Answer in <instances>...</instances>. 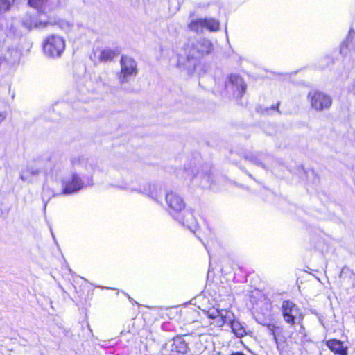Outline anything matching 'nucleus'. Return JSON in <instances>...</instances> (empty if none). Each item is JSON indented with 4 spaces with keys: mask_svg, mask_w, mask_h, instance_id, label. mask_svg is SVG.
Listing matches in <instances>:
<instances>
[{
    "mask_svg": "<svg viewBox=\"0 0 355 355\" xmlns=\"http://www.w3.org/2000/svg\"><path fill=\"white\" fill-rule=\"evenodd\" d=\"M213 49V44L206 38L189 40L178 53V65L184 67L188 73H192L198 61L211 53Z\"/></svg>",
    "mask_w": 355,
    "mask_h": 355,
    "instance_id": "1",
    "label": "nucleus"
},
{
    "mask_svg": "<svg viewBox=\"0 0 355 355\" xmlns=\"http://www.w3.org/2000/svg\"><path fill=\"white\" fill-rule=\"evenodd\" d=\"M65 49V41L63 37L51 35L47 37L43 43L44 54L49 58H59Z\"/></svg>",
    "mask_w": 355,
    "mask_h": 355,
    "instance_id": "2",
    "label": "nucleus"
},
{
    "mask_svg": "<svg viewBox=\"0 0 355 355\" xmlns=\"http://www.w3.org/2000/svg\"><path fill=\"white\" fill-rule=\"evenodd\" d=\"M121 70L118 74V80L121 85L127 83L132 78H135L137 73V64L136 61L127 55H122L120 60Z\"/></svg>",
    "mask_w": 355,
    "mask_h": 355,
    "instance_id": "3",
    "label": "nucleus"
},
{
    "mask_svg": "<svg viewBox=\"0 0 355 355\" xmlns=\"http://www.w3.org/2000/svg\"><path fill=\"white\" fill-rule=\"evenodd\" d=\"M311 105L316 111L328 110L332 104L330 96L320 91H312L308 94Z\"/></svg>",
    "mask_w": 355,
    "mask_h": 355,
    "instance_id": "4",
    "label": "nucleus"
},
{
    "mask_svg": "<svg viewBox=\"0 0 355 355\" xmlns=\"http://www.w3.org/2000/svg\"><path fill=\"white\" fill-rule=\"evenodd\" d=\"M84 186L83 180L76 173H72L71 177L67 178L63 182V193L64 194H71L78 192Z\"/></svg>",
    "mask_w": 355,
    "mask_h": 355,
    "instance_id": "5",
    "label": "nucleus"
},
{
    "mask_svg": "<svg viewBox=\"0 0 355 355\" xmlns=\"http://www.w3.org/2000/svg\"><path fill=\"white\" fill-rule=\"evenodd\" d=\"M282 310L284 320L291 325L295 324V319L300 315L298 307L291 301H284Z\"/></svg>",
    "mask_w": 355,
    "mask_h": 355,
    "instance_id": "6",
    "label": "nucleus"
},
{
    "mask_svg": "<svg viewBox=\"0 0 355 355\" xmlns=\"http://www.w3.org/2000/svg\"><path fill=\"white\" fill-rule=\"evenodd\" d=\"M226 87L227 88L231 87L236 97H241L246 89V85L242 78L235 74L230 76Z\"/></svg>",
    "mask_w": 355,
    "mask_h": 355,
    "instance_id": "7",
    "label": "nucleus"
},
{
    "mask_svg": "<svg viewBox=\"0 0 355 355\" xmlns=\"http://www.w3.org/2000/svg\"><path fill=\"white\" fill-rule=\"evenodd\" d=\"M166 201L168 206L175 213L180 212L185 207L184 200L175 192L167 193Z\"/></svg>",
    "mask_w": 355,
    "mask_h": 355,
    "instance_id": "8",
    "label": "nucleus"
},
{
    "mask_svg": "<svg viewBox=\"0 0 355 355\" xmlns=\"http://www.w3.org/2000/svg\"><path fill=\"white\" fill-rule=\"evenodd\" d=\"M340 53L345 55L350 53L355 58V32L350 31L349 36L340 46Z\"/></svg>",
    "mask_w": 355,
    "mask_h": 355,
    "instance_id": "9",
    "label": "nucleus"
},
{
    "mask_svg": "<svg viewBox=\"0 0 355 355\" xmlns=\"http://www.w3.org/2000/svg\"><path fill=\"white\" fill-rule=\"evenodd\" d=\"M188 349L187 344L181 336H177L173 338L171 345V353L172 355L184 354Z\"/></svg>",
    "mask_w": 355,
    "mask_h": 355,
    "instance_id": "10",
    "label": "nucleus"
},
{
    "mask_svg": "<svg viewBox=\"0 0 355 355\" xmlns=\"http://www.w3.org/2000/svg\"><path fill=\"white\" fill-rule=\"evenodd\" d=\"M50 24L51 21L49 20L48 17L42 12H39L38 19H34L31 22H29L28 19L23 21V24L28 29H31L33 27L38 28H44Z\"/></svg>",
    "mask_w": 355,
    "mask_h": 355,
    "instance_id": "11",
    "label": "nucleus"
},
{
    "mask_svg": "<svg viewBox=\"0 0 355 355\" xmlns=\"http://www.w3.org/2000/svg\"><path fill=\"white\" fill-rule=\"evenodd\" d=\"M40 173V169L31 165H28L26 168L21 170L20 173V178L24 182L31 183L33 182L34 177Z\"/></svg>",
    "mask_w": 355,
    "mask_h": 355,
    "instance_id": "12",
    "label": "nucleus"
},
{
    "mask_svg": "<svg viewBox=\"0 0 355 355\" xmlns=\"http://www.w3.org/2000/svg\"><path fill=\"white\" fill-rule=\"evenodd\" d=\"M327 345L334 354L338 355H347V348L343 346V343L336 339L329 340Z\"/></svg>",
    "mask_w": 355,
    "mask_h": 355,
    "instance_id": "13",
    "label": "nucleus"
},
{
    "mask_svg": "<svg viewBox=\"0 0 355 355\" xmlns=\"http://www.w3.org/2000/svg\"><path fill=\"white\" fill-rule=\"evenodd\" d=\"M120 51L116 49L105 48L100 51L99 60L101 62H107L112 61L115 57L118 56Z\"/></svg>",
    "mask_w": 355,
    "mask_h": 355,
    "instance_id": "14",
    "label": "nucleus"
},
{
    "mask_svg": "<svg viewBox=\"0 0 355 355\" xmlns=\"http://www.w3.org/2000/svg\"><path fill=\"white\" fill-rule=\"evenodd\" d=\"M229 324L236 337L242 338L246 335L245 328L239 321L235 320L234 317L230 321Z\"/></svg>",
    "mask_w": 355,
    "mask_h": 355,
    "instance_id": "15",
    "label": "nucleus"
},
{
    "mask_svg": "<svg viewBox=\"0 0 355 355\" xmlns=\"http://www.w3.org/2000/svg\"><path fill=\"white\" fill-rule=\"evenodd\" d=\"M234 317L232 312L224 309L222 311L220 315L216 320V323L219 327H223L225 323H230V321Z\"/></svg>",
    "mask_w": 355,
    "mask_h": 355,
    "instance_id": "16",
    "label": "nucleus"
},
{
    "mask_svg": "<svg viewBox=\"0 0 355 355\" xmlns=\"http://www.w3.org/2000/svg\"><path fill=\"white\" fill-rule=\"evenodd\" d=\"M266 327L268 333L273 336V340L276 343L277 349L279 350V342L277 336L282 333V329L273 324H268L266 325Z\"/></svg>",
    "mask_w": 355,
    "mask_h": 355,
    "instance_id": "17",
    "label": "nucleus"
},
{
    "mask_svg": "<svg viewBox=\"0 0 355 355\" xmlns=\"http://www.w3.org/2000/svg\"><path fill=\"white\" fill-rule=\"evenodd\" d=\"M177 220L183 225H186L189 227L193 225L195 223L194 216L193 213L190 211H184L183 216L180 218H177Z\"/></svg>",
    "mask_w": 355,
    "mask_h": 355,
    "instance_id": "18",
    "label": "nucleus"
},
{
    "mask_svg": "<svg viewBox=\"0 0 355 355\" xmlns=\"http://www.w3.org/2000/svg\"><path fill=\"white\" fill-rule=\"evenodd\" d=\"M204 23L203 19L193 20L189 24V28L194 32L202 33L205 29Z\"/></svg>",
    "mask_w": 355,
    "mask_h": 355,
    "instance_id": "19",
    "label": "nucleus"
},
{
    "mask_svg": "<svg viewBox=\"0 0 355 355\" xmlns=\"http://www.w3.org/2000/svg\"><path fill=\"white\" fill-rule=\"evenodd\" d=\"M205 28L215 31L219 29V22L214 19H203Z\"/></svg>",
    "mask_w": 355,
    "mask_h": 355,
    "instance_id": "20",
    "label": "nucleus"
},
{
    "mask_svg": "<svg viewBox=\"0 0 355 355\" xmlns=\"http://www.w3.org/2000/svg\"><path fill=\"white\" fill-rule=\"evenodd\" d=\"M263 157V155L252 154L245 156V159L257 166H260L263 168H265V166L262 162Z\"/></svg>",
    "mask_w": 355,
    "mask_h": 355,
    "instance_id": "21",
    "label": "nucleus"
},
{
    "mask_svg": "<svg viewBox=\"0 0 355 355\" xmlns=\"http://www.w3.org/2000/svg\"><path fill=\"white\" fill-rule=\"evenodd\" d=\"M14 0H0V12L8 10Z\"/></svg>",
    "mask_w": 355,
    "mask_h": 355,
    "instance_id": "22",
    "label": "nucleus"
},
{
    "mask_svg": "<svg viewBox=\"0 0 355 355\" xmlns=\"http://www.w3.org/2000/svg\"><path fill=\"white\" fill-rule=\"evenodd\" d=\"M47 0H28V4L36 9L41 8L46 3Z\"/></svg>",
    "mask_w": 355,
    "mask_h": 355,
    "instance_id": "23",
    "label": "nucleus"
},
{
    "mask_svg": "<svg viewBox=\"0 0 355 355\" xmlns=\"http://www.w3.org/2000/svg\"><path fill=\"white\" fill-rule=\"evenodd\" d=\"M196 170L193 168H189L184 172V174L181 176L184 180H191L195 176Z\"/></svg>",
    "mask_w": 355,
    "mask_h": 355,
    "instance_id": "24",
    "label": "nucleus"
},
{
    "mask_svg": "<svg viewBox=\"0 0 355 355\" xmlns=\"http://www.w3.org/2000/svg\"><path fill=\"white\" fill-rule=\"evenodd\" d=\"M222 310L218 309H211L208 311V317L211 319H217L222 312Z\"/></svg>",
    "mask_w": 355,
    "mask_h": 355,
    "instance_id": "25",
    "label": "nucleus"
},
{
    "mask_svg": "<svg viewBox=\"0 0 355 355\" xmlns=\"http://www.w3.org/2000/svg\"><path fill=\"white\" fill-rule=\"evenodd\" d=\"M7 117V114L6 112H0V124L3 121H5V119H6Z\"/></svg>",
    "mask_w": 355,
    "mask_h": 355,
    "instance_id": "26",
    "label": "nucleus"
},
{
    "mask_svg": "<svg viewBox=\"0 0 355 355\" xmlns=\"http://www.w3.org/2000/svg\"><path fill=\"white\" fill-rule=\"evenodd\" d=\"M353 89L355 92V79H354V84H353Z\"/></svg>",
    "mask_w": 355,
    "mask_h": 355,
    "instance_id": "27",
    "label": "nucleus"
},
{
    "mask_svg": "<svg viewBox=\"0 0 355 355\" xmlns=\"http://www.w3.org/2000/svg\"><path fill=\"white\" fill-rule=\"evenodd\" d=\"M65 25H66L68 28H69V27H70V25H69V24H68V23H67Z\"/></svg>",
    "mask_w": 355,
    "mask_h": 355,
    "instance_id": "28",
    "label": "nucleus"
},
{
    "mask_svg": "<svg viewBox=\"0 0 355 355\" xmlns=\"http://www.w3.org/2000/svg\"><path fill=\"white\" fill-rule=\"evenodd\" d=\"M128 299H129L130 300H132L130 296H128Z\"/></svg>",
    "mask_w": 355,
    "mask_h": 355,
    "instance_id": "29",
    "label": "nucleus"
},
{
    "mask_svg": "<svg viewBox=\"0 0 355 355\" xmlns=\"http://www.w3.org/2000/svg\"><path fill=\"white\" fill-rule=\"evenodd\" d=\"M44 192H45V189H43V193H42V195H44Z\"/></svg>",
    "mask_w": 355,
    "mask_h": 355,
    "instance_id": "30",
    "label": "nucleus"
}]
</instances>
